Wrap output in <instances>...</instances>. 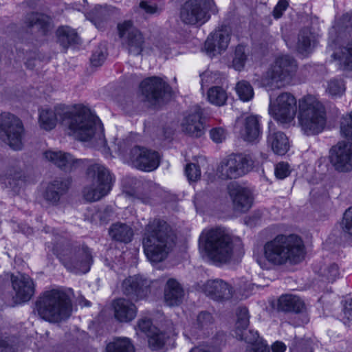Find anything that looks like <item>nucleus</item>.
<instances>
[{
    "mask_svg": "<svg viewBox=\"0 0 352 352\" xmlns=\"http://www.w3.org/2000/svg\"><path fill=\"white\" fill-rule=\"evenodd\" d=\"M305 255L302 239L296 235H279L267 241L261 252L254 254L260 267L268 270L287 263H296Z\"/></svg>",
    "mask_w": 352,
    "mask_h": 352,
    "instance_id": "1",
    "label": "nucleus"
},
{
    "mask_svg": "<svg viewBox=\"0 0 352 352\" xmlns=\"http://www.w3.org/2000/svg\"><path fill=\"white\" fill-rule=\"evenodd\" d=\"M62 126L66 133L80 141H96L104 145L102 127L100 120L90 111L82 106H75L62 121Z\"/></svg>",
    "mask_w": 352,
    "mask_h": 352,
    "instance_id": "2",
    "label": "nucleus"
},
{
    "mask_svg": "<svg viewBox=\"0 0 352 352\" xmlns=\"http://www.w3.org/2000/svg\"><path fill=\"white\" fill-rule=\"evenodd\" d=\"M199 247L214 263H226L240 249L241 242L223 228L207 229L199 237Z\"/></svg>",
    "mask_w": 352,
    "mask_h": 352,
    "instance_id": "3",
    "label": "nucleus"
},
{
    "mask_svg": "<svg viewBox=\"0 0 352 352\" xmlns=\"http://www.w3.org/2000/svg\"><path fill=\"white\" fill-rule=\"evenodd\" d=\"M298 124L304 133H321L326 126V111L323 104L314 96L307 95L298 100Z\"/></svg>",
    "mask_w": 352,
    "mask_h": 352,
    "instance_id": "4",
    "label": "nucleus"
},
{
    "mask_svg": "<svg viewBox=\"0 0 352 352\" xmlns=\"http://www.w3.org/2000/svg\"><path fill=\"white\" fill-rule=\"evenodd\" d=\"M37 310L43 319L57 322L69 316L71 300L63 292L56 289L48 291L38 300Z\"/></svg>",
    "mask_w": 352,
    "mask_h": 352,
    "instance_id": "5",
    "label": "nucleus"
},
{
    "mask_svg": "<svg viewBox=\"0 0 352 352\" xmlns=\"http://www.w3.org/2000/svg\"><path fill=\"white\" fill-rule=\"evenodd\" d=\"M143 245L147 258L153 265L164 261L172 247L163 226H160L158 222L148 226Z\"/></svg>",
    "mask_w": 352,
    "mask_h": 352,
    "instance_id": "6",
    "label": "nucleus"
},
{
    "mask_svg": "<svg viewBox=\"0 0 352 352\" xmlns=\"http://www.w3.org/2000/svg\"><path fill=\"white\" fill-rule=\"evenodd\" d=\"M296 70L295 61L289 56L278 57L262 80V85L269 88H280L292 83Z\"/></svg>",
    "mask_w": 352,
    "mask_h": 352,
    "instance_id": "7",
    "label": "nucleus"
},
{
    "mask_svg": "<svg viewBox=\"0 0 352 352\" xmlns=\"http://www.w3.org/2000/svg\"><path fill=\"white\" fill-rule=\"evenodd\" d=\"M24 134L23 124L18 117L8 112L0 115V138L12 149L23 148Z\"/></svg>",
    "mask_w": 352,
    "mask_h": 352,
    "instance_id": "8",
    "label": "nucleus"
},
{
    "mask_svg": "<svg viewBox=\"0 0 352 352\" xmlns=\"http://www.w3.org/2000/svg\"><path fill=\"white\" fill-rule=\"evenodd\" d=\"M93 177L90 186L85 188L84 197L89 201H96L105 196L111 190V176L109 170L102 165L94 164L89 170Z\"/></svg>",
    "mask_w": 352,
    "mask_h": 352,
    "instance_id": "9",
    "label": "nucleus"
},
{
    "mask_svg": "<svg viewBox=\"0 0 352 352\" xmlns=\"http://www.w3.org/2000/svg\"><path fill=\"white\" fill-rule=\"evenodd\" d=\"M269 113L280 123H291L297 113V100L294 95L287 92L280 94L276 98L270 96Z\"/></svg>",
    "mask_w": 352,
    "mask_h": 352,
    "instance_id": "10",
    "label": "nucleus"
},
{
    "mask_svg": "<svg viewBox=\"0 0 352 352\" xmlns=\"http://www.w3.org/2000/svg\"><path fill=\"white\" fill-rule=\"evenodd\" d=\"M249 316L247 309L242 308L237 315L234 333L237 338L251 344L246 352H269L267 344L259 338L257 331L247 330Z\"/></svg>",
    "mask_w": 352,
    "mask_h": 352,
    "instance_id": "11",
    "label": "nucleus"
},
{
    "mask_svg": "<svg viewBox=\"0 0 352 352\" xmlns=\"http://www.w3.org/2000/svg\"><path fill=\"white\" fill-rule=\"evenodd\" d=\"M252 167V160L243 154L232 155L223 160L217 173L222 179L236 178L248 173Z\"/></svg>",
    "mask_w": 352,
    "mask_h": 352,
    "instance_id": "12",
    "label": "nucleus"
},
{
    "mask_svg": "<svg viewBox=\"0 0 352 352\" xmlns=\"http://www.w3.org/2000/svg\"><path fill=\"white\" fill-rule=\"evenodd\" d=\"M213 0H189L184 6L181 17L188 24L204 23L210 18V12L214 10Z\"/></svg>",
    "mask_w": 352,
    "mask_h": 352,
    "instance_id": "13",
    "label": "nucleus"
},
{
    "mask_svg": "<svg viewBox=\"0 0 352 352\" xmlns=\"http://www.w3.org/2000/svg\"><path fill=\"white\" fill-rule=\"evenodd\" d=\"M129 162L140 170L149 172L156 169L159 166L160 156L155 151L135 147L131 151Z\"/></svg>",
    "mask_w": 352,
    "mask_h": 352,
    "instance_id": "14",
    "label": "nucleus"
},
{
    "mask_svg": "<svg viewBox=\"0 0 352 352\" xmlns=\"http://www.w3.org/2000/svg\"><path fill=\"white\" fill-rule=\"evenodd\" d=\"M120 37L126 45L129 52L134 55L140 54L144 50V39L140 32L134 28L130 21L118 25Z\"/></svg>",
    "mask_w": 352,
    "mask_h": 352,
    "instance_id": "15",
    "label": "nucleus"
},
{
    "mask_svg": "<svg viewBox=\"0 0 352 352\" xmlns=\"http://www.w3.org/2000/svg\"><path fill=\"white\" fill-rule=\"evenodd\" d=\"M331 162L340 171L352 169V144L338 143L331 151Z\"/></svg>",
    "mask_w": 352,
    "mask_h": 352,
    "instance_id": "16",
    "label": "nucleus"
},
{
    "mask_svg": "<svg viewBox=\"0 0 352 352\" xmlns=\"http://www.w3.org/2000/svg\"><path fill=\"white\" fill-rule=\"evenodd\" d=\"M67 115V109L63 105L41 109L39 111L38 124L42 129L50 131L56 127L58 122L62 125L63 119Z\"/></svg>",
    "mask_w": 352,
    "mask_h": 352,
    "instance_id": "17",
    "label": "nucleus"
},
{
    "mask_svg": "<svg viewBox=\"0 0 352 352\" xmlns=\"http://www.w3.org/2000/svg\"><path fill=\"white\" fill-rule=\"evenodd\" d=\"M228 190L236 210L245 212L251 208L253 198L249 188L236 182H232Z\"/></svg>",
    "mask_w": 352,
    "mask_h": 352,
    "instance_id": "18",
    "label": "nucleus"
},
{
    "mask_svg": "<svg viewBox=\"0 0 352 352\" xmlns=\"http://www.w3.org/2000/svg\"><path fill=\"white\" fill-rule=\"evenodd\" d=\"M143 333L146 335L148 339V344L153 349H158L164 346L169 336L165 337L164 334L160 333V331L155 327L151 326V322L148 319H142L139 321L137 333Z\"/></svg>",
    "mask_w": 352,
    "mask_h": 352,
    "instance_id": "19",
    "label": "nucleus"
},
{
    "mask_svg": "<svg viewBox=\"0 0 352 352\" xmlns=\"http://www.w3.org/2000/svg\"><path fill=\"white\" fill-rule=\"evenodd\" d=\"M12 282L18 300L26 302L32 298L34 292V285L28 276L23 274L12 276Z\"/></svg>",
    "mask_w": 352,
    "mask_h": 352,
    "instance_id": "20",
    "label": "nucleus"
},
{
    "mask_svg": "<svg viewBox=\"0 0 352 352\" xmlns=\"http://www.w3.org/2000/svg\"><path fill=\"white\" fill-rule=\"evenodd\" d=\"M230 33L227 30H219L211 34L205 43V48L210 56L221 54L228 46Z\"/></svg>",
    "mask_w": 352,
    "mask_h": 352,
    "instance_id": "21",
    "label": "nucleus"
},
{
    "mask_svg": "<svg viewBox=\"0 0 352 352\" xmlns=\"http://www.w3.org/2000/svg\"><path fill=\"white\" fill-rule=\"evenodd\" d=\"M180 126L184 133L193 137H200L204 133V125L199 110L184 114Z\"/></svg>",
    "mask_w": 352,
    "mask_h": 352,
    "instance_id": "22",
    "label": "nucleus"
},
{
    "mask_svg": "<svg viewBox=\"0 0 352 352\" xmlns=\"http://www.w3.org/2000/svg\"><path fill=\"white\" fill-rule=\"evenodd\" d=\"M203 290L206 295L216 300L228 299L232 296L231 288L221 280H208Z\"/></svg>",
    "mask_w": 352,
    "mask_h": 352,
    "instance_id": "23",
    "label": "nucleus"
},
{
    "mask_svg": "<svg viewBox=\"0 0 352 352\" xmlns=\"http://www.w3.org/2000/svg\"><path fill=\"white\" fill-rule=\"evenodd\" d=\"M144 281L139 276L130 277L126 279L123 284L124 292L138 300L145 297L147 289L144 287Z\"/></svg>",
    "mask_w": 352,
    "mask_h": 352,
    "instance_id": "24",
    "label": "nucleus"
},
{
    "mask_svg": "<svg viewBox=\"0 0 352 352\" xmlns=\"http://www.w3.org/2000/svg\"><path fill=\"white\" fill-rule=\"evenodd\" d=\"M141 89L147 97L157 99L162 96V93L166 91L168 85L162 78L152 77L141 83Z\"/></svg>",
    "mask_w": 352,
    "mask_h": 352,
    "instance_id": "25",
    "label": "nucleus"
},
{
    "mask_svg": "<svg viewBox=\"0 0 352 352\" xmlns=\"http://www.w3.org/2000/svg\"><path fill=\"white\" fill-rule=\"evenodd\" d=\"M115 316L121 322L133 320L136 314L133 304L124 299H118L114 302Z\"/></svg>",
    "mask_w": 352,
    "mask_h": 352,
    "instance_id": "26",
    "label": "nucleus"
},
{
    "mask_svg": "<svg viewBox=\"0 0 352 352\" xmlns=\"http://www.w3.org/2000/svg\"><path fill=\"white\" fill-rule=\"evenodd\" d=\"M45 158L63 168H72L76 162L69 153L58 151H47L44 153Z\"/></svg>",
    "mask_w": 352,
    "mask_h": 352,
    "instance_id": "27",
    "label": "nucleus"
},
{
    "mask_svg": "<svg viewBox=\"0 0 352 352\" xmlns=\"http://www.w3.org/2000/svg\"><path fill=\"white\" fill-rule=\"evenodd\" d=\"M267 142L272 151L278 155L285 154L289 148L288 138L281 132L270 133Z\"/></svg>",
    "mask_w": 352,
    "mask_h": 352,
    "instance_id": "28",
    "label": "nucleus"
},
{
    "mask_svg": "<svg viewBox=\"0 0 352 352\" xmlns=\"http://www.w3.org/2000/svg\"><path fill=\"white\" fill-rule=\"evenodd\" d=\"M260 126L256 116L247 118L244 128L241 131V137L246 141L253 142L260 136Z\"/></svg>",
    "mask_w": 352,
    "mask_h": 352,
    "instance_id": "29",
    "label": "nucleus"
},
{
    "mask_svg": "<svg viewBox=\"0 0 352 352\" xmlns=\"http://www.w3.org/2000/svg\"><path fill=\"white\" fill-rule=\"evenodd\" d=\"M278 307L285 311L300 312L305 309V303L299 297L287 294L279 298Z\"/></svg>",
    "mask_w": 352,
    "mask_h": 352,
    "instance_id": "30",
    "label": "nucleus"
},
{
    "mask_svg": "<svg viewBox=\"0 0 352 352\" xmlns=\"http://www.w3.org/2000/svg\"><path fill=\"white\" fill-rule=\"evenodd\" d=\"M164 296L165 301L169 306L177 305L180 302L183 296V290L175 280H168Z\"/></svg>",
    "mask_w": 352,
    "mask_h": 352,
    "instance_id": "31",
    "label": "nucleus"
},
{
    "mask_svg": "<svg viewBox=\"0 0 352 352\" xmlns=\"http://www.w3.org/2000/svg\"><path fill=\"white\" fill-rule=\"evenodd\" d=\"M316 36L308 30H304L299 35L298 51L305 56L309 53L316 43Z\"/></svg>",
    "mask_w": 352,
    "mask_h": 352,
    "instance_id": "32",
    "label": "nucleus"
},
{
    "mask_svg": "<svg viewBox=\"0 0 352 352\" xmlns=\"http://www.w3.org/2000/svg\"><path fill=\"white\" fill-rule=\"evenodd\" d=\"M109 234L115 240L128 242L131 241L133 232L130 227L126 224L117 223L111 227Z\"/></svg>",
    "mask_w": 352,
    "mask_h": 352,
    "instance_id": "33",
    "label": "nucleus"
},
{
    "mask_svg": "<svg viewBox=\"0 0 352 352\" xmlns=\"http://www.w3.org/2000/svg\"><path fill=\"white\" fill-rule=\"evenodd\" d=\"M208 100L210 103L216 106H223L228 99V94L225 89L221 87H212L207 94Z\"/></svg>",
    "mask_w": 352,
    "mask_h": 352,
    "instance_id": "34",
    "label": "nucleus"
},
{
    "mask_svg": "<svg viewBox=\"0 0 352 352\" xmlns=\"http://www.w3.org/2000/svg\"><path fill=\"white\" fill-rule=\"evenodd\" d=\"M322 281L332 283L340 278V272L338 266L335 264L323 266L319 272Z\"/></svg>",
    "mask_w": 352,
    "mask_h": 352,
    "instance_id": "35",
    "label": "nucleus"
},
{
    "mask_svg": "<svg viewBox=\"0 0 352 352\" xmlns=\"http://www.w3.org/2000/svg\"><path fill=\"white\" fill-rule=\"evenodd\" d=\"M106 352H133V346L127 338H118L109 342Z\"/></svg>",
    "mask_w": 352,
    "mask_h": 352,
    "instance_id": "36",
    "label": "nucleus"
},
{
    "mask_svg": "<svg viewBox=\"0 0 352 352\" xmlns=\"http://www.w3.org/2000/svg\"><path fill=\"white\" fill-rule=\"evenodd\" d=\"M57 36L60 43L66 46L76 41V32L69 27H61L57 30Z\"/></svg>",
    "mask_w": 352,
    "mask_h": 352,
    "instance_id": "37",
    "label": "nucleus"
},
{
    "mask_svg": "<svg viewBox=\"0 0 352 352\" xmlns=\"http://www.w3.org/2000/svg\"><path fill=\"white\" fill-rule=\"evenodd\" d=\"M235 90L240 100L242 101L247 102L253 98V89L246 81L243 80L239 82L236 85Z\"/></svg>",
    "mask_w": 352,
    "mask_h": 352,
    "instance_id": "38",
    "label": "nucleus"
},
{
    "mask_svg": "<svg viewBox=\"0 0 352 352\" xmlns=\"http://www.w3.org/2000/svg\"><path fill=\"white\" fill-rule=\"evenodd\" d=\"M48 21L49 19L47 16L38 13L32 14L27 18L28 25L35 27L38 30H45Z\"/></svg>",
    "mask_w": 352,
    "mask_h": 352,
    "instance_id": "39",
    "label": "nucleus"
},
{
    "mask_svg": "<svg viewBox=\"0 0 352 352\" xmlns=\"http://www.w3.org/2000/svg\"><path fill=\"white\" fill-rule=\"evenodd\" d=\"M345 91V87L342 80H330L326 88L327 94L333 97L340 96Z\"/></svg>",
    "mask_w": 352,
    "mask_h": 352,
    "instance_id": "40",
    "label": "nucleus"
},
{
    "mask_svg": "<svg viewBox=\"0 0 352 352\" xmlns=\"http://www.w3.org/2000/svg\"><path fill=\"white\" fill-rule=\"evenodd\" d=\"M246 56L245 54V50L243 46L236 47L233 59V67L236 70H241L243 68Z\"/></svg>",
    "mask_w": 352,
    "mask_h": 352,
    "instance_id": "41",
    "label": "nucleus"
},
{
    "mask_svg": "<svg viewBox=\"0 0 352 352\" xmlns=\"http://www.w3.org/2000/svg\"><path fill=\"white\" fill-rule=\"evenodd\" d=\"M340 132L343 136L352 140V112L342 118Z\"/></svg>",
    "mask_w": 352,
    "mask_h": 352,
    "instance_id": "42",
    "label": "nucleus"
},
{
    "mask_svg": "<svg viewBox=\"0 0 352 352\" xmlns=\"http://www.w3.org/2000/svg\"><path fill=\"white\" fill-rule=\"evenodd\" d=\"M342 55L339 56L337 58L347 68L352 69V43L349 47L345 48L344 51L342 52Z\"/></svg>",
    "mask_w": 352,
    "mask_h": 352,
    "instance_id": "43",
    "label": "nucleus"
},
{
    "mask_svg": "<svg viewBox=\"0 0 352 352\" xmlns=\"http://www.w3.org/2000/svg\"><path fill=\"white\" fill-rule=\"evenodd\" d=\"M342 226L344 232L352 236V208L344 212Z\"/></svg>",
    "mask_w": 352,
    "mask_h": 352,
    "instance_id": "44",
    "label": "nucleus"
},
{
    "mask_svg": "<svg viewBox=\"0 0 352 352\" xmlns=\"http://www.w3.org/2000/svg\"><path fill=\"white\" fill-rule=\"evenodd\" d=\"M291 173L289 165L285 162L278 163L275 168V175L278 179H283L287 177Z\"/></svg>",
    "mask_w": 352,
    "mask_h": 352,
    "instance_id": "45",
    "label": "nucleus"
},
{
    "mask_svg": "<svg viewBox=\"0 0 352 352\" xmlns=\"http://www.w3.org/2000/svg\"><path fill=\"white\" fill-rule=\"evenodd\" d=\"M186 175L190 181H196L201 176V171L197 165L190 164L186 168Z\"/></svg>",
    "mask_w": 352,
    "mask_h": 352,
    "instance_id": "46",
    "label": "nucleus"
},
{
    "mask_svg": "<svg viewBox=\"0 0 352 352\" xmlns=\"http://www.w3.org/2000/svg\"><path fill=\"white\" fill-rule=\"evenodd\" d=\"M212 140L217 142H221L226 138L225 131L222 128H216L210 131Z\"/></svg>",
    "mask_w": 352,
    "mask_h": 352,
    "instance_id": "47",
    "label": "nucleus"
},
{
    "mask_svg": "<svg viewBox=\"0 0 352 352\" xmlns=\"http://www.w3.org/2000/svg\"><path fill=\"white\" fill-rule=\"evenodd\" d=\"M219 346H210L206 344H200L193 349L190 352H219Z\"/></svg>",
    "mask_w": 352,
    "mask_h": 352,
    "instance_id": "48",
    "label": "nucleus"
},
{
    "mask_svg": "<svg viewBox=\"0 0 352 352\" xmlns=\"http://www.w3.org/2000/svg\"><path fill=\"white\" fill-rule=\"evenodd\" d=\"M288 3L285 0H280L274 10V16L275 18H279L283 14V12L287 8Z\"/></svg>",
    "mask_w": 352,
    "mask_h": 352,
    "instance_id": "49",
    "label": "nucleus"
},
{
    "mask_svg": "<svg viewBox=\"0 0 352 352\" xmlns=\"http://www.w3.org/2000/svg\"><path fill=\"white\" fill-rule=\"evenodd\" d=\"M290 352H312L311 343H299L298 345L290 349Z\"/></svg>",
    "mask_w": 352,
    "mask_h": 352,
    "instance_id": "50",
    "label": "nucleus"
},
{
    "mask_svg": "<svg viewBox=\"0 0 352 352\" xmlns=\"http://www.w3.org/2000/svg\"><path fill=\"white\" fill-rule=\"evenodd\" d=\"M55 185L50 186L46 192V199L50 201L55 202L58 199L59 190H54Z\"/></svg>",
    "mask_w": 352,
    "mask_h": 352,
    "instance_id": "51",
    "label": "nucleus"
},
{
    "mask_svg": "<svg viewBox=\"0 0 352 352\" xmlns=\"http://www.w3.org/2000/svg\"><path fill=\"white\" fill-rule=\"evenodd\" d=\"M344 316L348 322H352V299L346 302L344 309Z\"/></svg>",
    "mask_w": 352,
    "mask_h": 352,
    "instance_id": "52",
    "label": "nucleus"
},
{
    "mask_svg": "<svg viewBox=\"0 0 352 352\" xmlns=\"http://www.w3.org/2000/svg\"><path fill=\"white\" fill-rule=\"evenodd\" d=\"M104 58L105 56L102 53L99 54H94L91 56V62L94 66L97 67L102 64Z\"/></svg>",
    "mask_w": 352,
    "mask_h": 352,
    "instance_id": "53",
    "label": "nucleus"
},
{
    "mask_svg": "<svg viewBox=\"0 0 352 352\" xmlns=\"http://www.w3.org/2000/svg\"><path fill=\"white\" fill-rule=\"evenodd\" d=\"M286 345L282 342L277 341L272 346V352H285L286 351Z\"/></svg>",
    "mask_w": 352,
    "mask_h": 352,
    "instance_id": "54",
    "label": "nucleus"
},
{
    "mask_svg": "<svg viewBox=\"0 0 352 352\" xmlns=\"http://www.w3.org/2000/svg\"><path fill=\"white\" fill-rule=\"evenodd\" d=\"M140 8L147 13H154L156 11V8L155 6L150 5L146 1H142L140 3Z\"/></svg>",
    "mask_w": 352,
    "mask_h": 352,
    "instance_id": "55",
    "label": "nucleus"
},
{
    "mask_svg": "<svg viewBox=\"0 0 352 352\" xmlns=\"http://www.w3.org/2000/svg\"><path fill=\"white\" fill-rule=\"evenodd\" d=\"M205 319H210V315L208 313H203L198 316V320L200 322H203V320Z\"/></svg>",
    "mask_w": 352,
    "mask_h": 352,
    "instance_id": "56",
    "label": "nucleus"
},
{
    "mask_svg": "<svg viewBox=\"0 0 352 352\" xmlns=\"http://www.w3.org/2000/svg\"><path fill=\"white\" fill-rule=\"evenodd\" d=\"M89 256L87 255L86 256V260L85 261H83V265L85 266V267H88L89 265ZM79 270L81 271V269L79 268ZM89 270V267H85V269L82 270V272H86Z\"/></svg>",
    "mask_w": 352,
    "mask_h": 352,
    "instance_id": "57",
    "label": "nucleus"
},
{
    "mask_svg": "<svg viewBox=\"0 0 352 352\" xmlns=\"http://www.w3.org/2000/svg\"><path fill=\"white\" fill-rule=\"evenodd\" d=\"M65 265L67 267H68L69 269L72 270V269H71V267H70V266H69L67 263H65Z\"/></svg>",
    "mask_w": 352,
    "mask_h": 352,
    "instance_id": "58",
    "label": "nucleus"
}]
</instances>
